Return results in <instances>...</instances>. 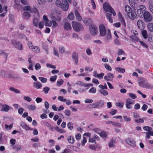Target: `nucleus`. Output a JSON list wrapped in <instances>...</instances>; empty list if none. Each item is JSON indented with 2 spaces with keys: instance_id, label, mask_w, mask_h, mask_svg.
Instances as JSON below:
<instances>
[{
  "instance_id": "19",
  "label": "nucleus",
  "mask_w": 153,
  "mask_h": 153,
  "mask_svg": "<svg viewBox=\"0 0 153 153\" xmlns=\"http://www.w3.org/2000/svg\"><path fill=\"white\" fill-rule=\"evenodd\" d=\"M21 126L24 129L26 130H32L33 129L28 126L24 122H22L20 123Z\"/></svg>"
},
{
  "instance_id": "63",
  "label": "nucleus",
  "mask_w": 153,
  "mask_h": 153,
  "mask_svg": "<svg viewBox=\"0 0 153 153\" xmlns=\"http://www.w3.org/2000/svg\"><path fill=\"white\" fill-rule=\"evenodd\" d=\"M113 126H115L118 127H121V124L119 123H117L116 122H113L112 124Z\"/></svg>"
},
{
  "instance_id": "41",
  "label": "nucleus",
  "mask_w": 153,
  "mask_h": 153,
  "mask_svg": "<svg viewBox=\"0 0 153 153\" xmlns=\"http://www.w3.org/2000/svg\"><path fill=\"white\" fill-rule=\"evenodd\" d=\"M145 11L141 10L140 9H138L137 10V13L138 15L141 17L142 15L143 16L144 12Z\"/></svg>"
},
{
  "instance_id": "51",
  "label": "nucleus",
  "mask_w": 153,
  "mask_h": 153,
  "mask_svg": "<svg viewBox=\"0 0 153 153\" xmlns=\"http://www.w3.org/2000/svg\"><path fill=\"white\" fill-rule=\"evenodd\" d=\"M119 19L121 22L122 24L123 25H125V23L124 19L121 16H119Z\"/></svg>"
},
{
  "instance_id": "61",
  "label": "nucleus",
  "mask_w": 153,
  "mask_h": 153,
  "mask_svg": "<svg viewBox=\"0 0 153 153\" xmlns=\"http://www.w3.org/2000/svg\"><path fill=\"white\" fill-rule=\"evenodd\" d=\"M24 99L28 102H30L32 100V99L29 97L25 96L24 97Z\"/></svg>"
},
{
  "instance_id": "50",
  "label": "nucleus",
  "mask_w": 153,
  "mask_h": 153,
  "mask_svg": "<svg viewBox=\"0 0 153 153\" xmlns=\"http://www.w3.org/2000/svg\"><path fill=\"white\" fill-rule=\"evenodd\" d=\"M35 68L36 70L37 71L38 70L40 69L41 68V66L39 63H36L35 65Z\"/></svg>"
},
{
  "instance_id": "64",
  "label": "nucleus",
  "mask_w": 153,
  "mask_h": 153,
  "mask_svg": "<svg viewBox=\"0 0 153 153\" xmlns=\"http://www.w3.org/2000/svg\"><path fill=\"white\" fill-rule=\"evenodd\" d=\"M65 113L66 115L69 116L71 115V112L69 110H66L65 111Z\"/></svg>"
},
{
  "instance_id": "1",
  "label": "nucleus",
  "mask_w": 153,
  "mask_h": 153,
  "mask_svg": "<svg viewBox=\"0 0 153 153\" xmlns=\"http://www.w3.org/2000/svg\"><path fill=\"white\" fill-rule=\"evenodd\" d=\"M100 34L101 36H105L106 41H108L111 38V35L110 30L108 29L107 32H106L105 27L103 24H101L99 26Z\"/></svg>"
},
{
  "instance_id": "56",
  "label": "nucleus",
  "mask_w": 153,
  "mask_h": 153,
  "mask_svg": "<svg viewBox=\"0 0 153 153\" xmlns=\"http://www.w3.org/2000/svg\"><path fill=\"white\" fill-rule=\"evenodd\" d=\"M85 103H90L93 102V100H92L87 98L85 100Z\"/></svg>"
},
{
  "instance_id": "33",
  "label": "nucleus",
  "mask_w": 153,
  "mask_h": 153,
  "mask_svg": "<svg viewBox=\"0 0 153 153\" xmlns=\"http://www.w3.org/2000/svg\"><path fill=\"white\" fill-rule=\"evenodd\" d=\"M148 29L151 31H153V24L151 23H148L147 25Z\"/></svg>"
},
{
  "instance_id": "60",
  "label": "nucleus",
  "mask_w": 153,
  "mask_h": 153,
  "mask_svg": "<svg viewBox=\"0 0 153 153\" xmlns=\"http://www.w3.org/2000/svg\"><path fill=\"white\" fill-rule=\"evenodd\" d=\"M24 110V109L22 108H21L18 109V113L20 114H22Z\"/></svg>"
},
{
  "instance_id": "5",
  "label": "nucleus",
  "mask_w": 153,
  "mask_h": 153,
  "mask_svg": "<svg viewBox=\"0 0 153 153\" xmlns=\"http://www.w3.org/2000/svg\"><path fill=\"white\" fill-rule=\"evenodd\" d=\"M144 21L147 22L151 21L152 19V16L150 13L147 11L144 12L143 16Z\"/></svg>"
},
{
  "instance_id": "58",
  "label": "nucleus",
  "mask_w": 153,
  "mask_h": 153,
  "mask_svg": "<svg viewBox=\"0 0 153 153\" xmlns=\"http://www.w3.org/2000/svg\"><path fill=\"white\" fill-rule=\"evenodd\" d=\"M129 95L130 97L133 99H134L137 97V96L135 94L131 93H129Z\"/></svg>"
},
{
  "instance_id": "17",
  "label": "nucleus",
  "mask_w": 153,
  "mask_h": 153,
  "mask_svg": "<svg viewBox=\"0 0 153 153\" xmlns=\"http://www.w3.org/2000/svg\"><path fill=\"white\" fill-rule=\"evenodd\" d=\"M12 79L15 81H21L22 79L17 74H13Z\"/></svg>"
},
{
  "instance_id": "36",
  "label": "nucleus",
  "mask_w": 153,
  "mask_h": 153,
  "mask_svg": "<svg viewBox=\"0 0 153 153\" xmlns=\"http://www.w3.org/2000/svg\"><path fill=\"white\" fill-rule=\"evenodd\" d=\"M39 22V19L36 18H34L33 21V24L34 26H37Z\"/></svg>"
},
{
  "instance_id": "44",
  "label": "nucleus",
  "mask_w": 153,
  "mask_h": 153,
  "mask_svg": "<svg viewBox=\"0 0 153 153\" xmlns=\"http://www.w3.org/2000/svg\"><path fill=\"white\" fill-rule=\"evenodd\" d=\"M13 124L11 123L10 125L8 126L7 124L5 125V128L7 130H10L13 127Z\"/></svg>"
},
{
  "instance_id": "45",
  "label": "nucleus",
  "mask_w": 153,
  "mask_h": 153,
  "mask_svg": "<svg viewBox=\"0 0 153 153\" xmlns=\"http://www.w3.org/2000/svg\"><path fill=\"white\" fill-rule=\"evenodd\" d=\"M0 55H3L5 56V57L7 59L8 55V54L3 51H0Z\"/></svg>"
},
{
  "instance_id": "22",
  "label": "nucleus",
  "mask_w": 153,
  "mask_h": 153,
  "mask_svg": "<svg viewBox=\"0 0 153 153\" xmlns=\"http://www.w3.org/2000/svg\"><path fill=\"white\" fill-rule=\"evenodd\" d=\"M95 103L96 108H98L103 106L104 104V102L103 100H100Z\"/></svg>"
},
{
  "instance_id": "42",
  "label": "nucleus",
  "mask_w": 153,
  "mask_h": 153,
  "mask_svg": "<svg viewBox=\"0 0 153 153\" xmlns=\"http://www.w3.org/2000/svg\"><path fill=\"white\" fill-rule=\"evenodd\" d=\"M44 22L45 23V25L47 26H50L52 25L51 21H49V20Z\"/></svg>"
},
{
  "instance_id": "20",
  "label": "nucleus",
  "mask_w": 153,
  "mask_h": 153,
  "mask_svg": "<svg viewBox=\"0 0 153 153\" xmlns=\"http://www.w3.org/2000/svg\"><path fill=\"white\" fill-rule=\"evenodd\" d=\"M63 27L64 30L66 31L69 30L71 29V25L68 22H65L64 25Z\"/></svg>"
},
{
  "instance_id": "9",
  "label": "nucleus",
  "mask_w": 153,
  "mask_h": 153,
  "mask_svg": "<svg viewBox=\"0 0 153 153\" xmlns=\"http://www.w3.org/2000/svg\"><path fill=\"white\" fill-rule=\"evenodd\" d=\"M134 103V101L132 100L130 98H128L126 100V107L128 109L132 108L131 104Z\"/></svg>"
},
{
  "instance_id": "30",
  "label": "nucleus",
  "mask_w": 153,
  "mask_h": 153,
  "mask_svg": "<svg viewBox=\"0 0 153 153\" xmlns=\"http://www.w3.org/2000/svg\"><path fill=\"white\" fill-rule=\"evenodd\" d=\"M32 49L33 51L36 53H39L40 51L39 48L37 46H34Z\"/></svg>"
},
{
  "instance_id": "6",
  "label": "nucleus",
  "mask_w": 153,
  "mask_h": 153,
  "mask_svg": "<svg viewBox=\"0 0 153 153\" xmlns=\"http://www.w3.org/2000/svg\"><path fill=\"white\" fill-rule=\"evenodd\" d=\"M89 30L90 33L93 36L96 35L98 33V30L97 27L94 25L90 26Z\"/></svg>"
},
{
  "instance_id": "62",
  "label": "nucleus",
  "mask_w": 153,
  "mask_h": 153,
  "mask_svg": "<svg viewBox=\"0 0 153 153\" xmlns=\"http://www.w3.org/2000/svg\"><path fill=\"white\" fill-rule=\"evenodd\" d=\"M53 19L54 20H56L57 21H60V17L59 16H53Z\"/></svg>"
},
{
  "instance_id": "55",
  "label": "nucleus",
  "mask_w": 153,
  "mask_h": 153,
  "mask_svg": "<svg viewBox=\"0 0 153 153\" xmlns=\"http://www.w3.org/2000/svg\"><path fill=\"white\" fill-rule=\"evenodd\" d=\"M96 89L94 87H92L89 90V92L91 93H95L96 92Z\"/></svg>"
},
{
  "instance_id": "57",
  "label": "nucleus",
  "mask_w": 153,
  "mask_h": 153,
  "mask_svg": "<svg viewBox=\"0 0 153 153\" xmlns=\"http://www.w3.org/2000/svg\"><path fill=\"white\" fill-rule=\"evenodd\" d=\"M76 84L77 85L85 87V83L81 81H78L76 82Z\"/></svg>"
},
{
  "instance_id": "10",
  "label": "nucleus",
  "mask_w": 153,
  "mask_h": 153,
  "mask_svg": "<svg viewBox=\"0 0 153 153\" xmlns=\"http://www.w3.org/2000/svg\"><path fill=\"white\" fill-rule=\"evenodd\" d=\"M126 141L128 144L131 146L134 147L136 145L135 141L131 138L127 139L126 140Z\"/></svg>"
},
{
  "instance_id": "48",
  "label": "nucleus",
  "mask_w": 153,
  "mask_h": 153,
  "mask_svg": "<svg viewBox=\"0 0 153 153\" xmlns=\"http://www.w3.org/2000/svg\"><path fill=\"white\" fill-rule=\"evenodd\" d=\"M125 54L124 52L121 49H119L117 53V55L118 56H120L121 55L124 54Z\"/></svg>"
},
{
  "instance_id": "40",
  "label": "nucleus",
  "mask_w": 153,
  "mask_h": 153,
  "mask_svg": "<svg viewBox=\"0 0 153 153\" xmlns=\"http://www.w3.org/2000/svg\"><path fill=\"white\" fill-rule=\"evenodd\" d=\"M55 130H56L58 132L60 133L66 132L62 128H59L58 127H57L56 128Z\"/></svg>"
},
{
  "instance_id": "13",
  "label": "nucleus",
  "mask_w": 153,
  "mask_h": 153,
  "mask_svg": "<svg viewBox=\"0 0 153 153\" xmlns=\"http://www.w3.org/2000/svg\"><path fill=\"white\" fill-rule=\"evenodd\" d=\"M114 77V76L112 74L108 73L105 76L104 79L107 81H112Z\"/></svg>"
},
{
  "instance_id": "49",
  "label": "nucleus",
  "mask_w": 153,
  "mask_h": 153,
  "mask_svg": "<svg viewBox=\"0 0 153 153\" xmlns=\"http://www.w3.org/2000/svg\"><path fill=\"white\" fill-rule=\"evenodd\" d=\"M68 18L69 19L72 20L74 18V15L73 13H71L68 15Z\"/></svg>"
},
{
  "instance_id": "15",
  "label": "nucleus",
  "mask_w": 153,
  "mask_h": 153,
  "mask_svg": "<svg viewBox=\"0 0 153 153\" xmlns=\"http://www.w3.org/2000/svg\"><path fill=\"white\" fill-rule=\"evenodd\" d=\"M83 22L85 25L87 26L91 25L93 22L92 20L91 19L88 18H85L83 20Z\"/></svg>"
},
{
  "instance_id": "4",
  "label": "nucleus",
  "mask_w": 153,
  "mask_h": 153,
  "mask_svg": "<svg viewBox=\"0 0 153 153\" xmlns=\"http://www.w3.org/2000/svg\"><path fill=\"white\" fill-rule=\"evenodd\" d=\"M103 8L105 11H108L110 12L114 16L116 15V12L108 3H105L103 4Z\"/></svg>"
},
{
  "instance_id": "12",
  "label": "nucleus",
  "mask_w": 153,
  "mask_h": 153,
  "mask_svg": "<svg viewBox=\"0 0 153 153\" xmlns=\"http://www.w3.org/2000/svg\"><path fill=\"white\" fill-rule=\"evenodd\" d=\"M137 25L139 28L143 30L145 27V24L142 20H139L137 22Z\"/></svg>"
},
{
  "instance_id": "34",
  "label": "nucleus",
  "mask_w": 153,
  "mask_h": 153,
  "mask_svg": "<svg viewBox=\"0 0 153 153\" xmlns=\"http://www.w3.org/2000/svg\"><path fill=\"white\" fill-rule=\"evenodd\" d=\"M99 91L101 94L104 96L107 95L108 94V91L104 89H100Z\"/></svg>"
},
{
  "instance_id": "18",
  "label": "nucleus",
  "mask_w": 153,
  "mask_h": 153,
  "mask_svg": "<svg viewBox=\"0 0 153 153\" xmlns=\"http://www.w3.org/2000/svg\"><path fill=\"white\" fill-rule=\"evenodd\" d=\"M23 9L24 10L29 11L31 13L36 12L37 11V9L36 8H34L33 10H32L31 8L29 6L27 5L23 7Z\"/></svg>"
},
{
  "instance_id": "25",
  "label": "nucleus",
  "mask_w": 153,
  "mask_h": 153,
  "mask_svg": "<svg viewBox=\"0 0 153 153\" xmlns=\"http://www.w3.org/2000/svg\"><path fill=\"white\" fill-rule=\"evenodd\" d=\"M99 135L104 140H106L107 135V134L106 132L103 131H101Z\"/></svg>"
},
{
  "instance_id": "3",
  "label": "nucleus",
  "mask_w": 153,
  "mask_h": 153,
  "mask_svg": "<svg viewBox=\"0 0 153 153\" xmlns=\"http://www.w3.org/2000/svg\"><path fill=\"white\" fill-rule=\"evenodd\" d=\"M72 25L73 29L76 32L82 30L84 29L82 25L79 22H73Z\"/></svg>"
},
{
  "instance_id": "28",
  "label": "nucleus",
  "mask_w": 153,
  "mask_h": 153,
  "mask_svg": "<svg viewBox=\"0 0 153 153\" xmlns=\"http://www.w3.org/2000/svg\"><path fill=\"white\" fill-rule=\"evenodd\" d=\"M26 108L30 110H34L36 109V106L33 105H26Z\"/></svg>"
},
{
  "instance_id": "2",
  "label": "nucleus",
  "mask_w": 153,
  "mask_h": 153,
  "mask_svg": "<svg viewBox=\"0 0 153 153\" xmlns=\"http://www.w3.org/2000/svg\"><path fill=\"white\" fill-rule=\"evenodd\" d=\"M125 12L131 19L133 20L137 18L136 12L129 6L126 5L125 7Z\"/></svg>"
},
{
  "instance_id": "14",
  "label": "nucleus",
  "mask_w": 153,
  "mask_h": 153,
  "mask_svg": "<svg viewBox=\"0 0 153 153\" xmlns=\"http://www.w3.org/2000/svg\"><path fill=\"white\" fill-rule=\"evenodd\" d=\"M72 57L75 62V64L77 65L78 62V55L77 53L74 52L72 54Z\"/></svg>"
},
{
  "instance_id": "24",
  "label": "nucleus",
  "mask_w": 153,
  "mask_h": 153,
  "mask_svg": "<svg viewBox=\"0 0 153 153\" xmlns=\"http://www.w3.org/2000/svg\"><path fill=\"white\" fill-rule=\"evenodd\" d=\"M75 14L76 19L79 21H81L82 19V18L77 10H75Z\"/></svg>"
},
{
  "instance_id": "23",
  "label": "nucleus",
  "mask_w": 153,
  "mask_h": 153,
  "mask_svg": "<svg viewBox=\"0 0 153 153\" xmlns=\"http://www.w3.org/2000/svg\"><path fill=\"white\" fill-rule=\"evenodd\" d=\"M33 85L34 87L37 89H39L42 87V85L40 82H33Z\"/></svg>"
},
{
  "instance_id": "59",
  "label": "nucleus",
  "mask_w": 153,
  "mask_h": 153,
  "mask_svg": "<svg viewBox=\"0 0 153 153\" xmlns=\"http://www.w3.org/2000/svg\"><path fill=\"white\" fill-rule=\"evenodd\" d=\"M50 89L48 87H46L43 88V91L45 94H47L48 93Z\"/></svg>"
},
{
  "instance_id": "47",
  "label": "nucleus",
  "mask_w": 153,
  "mask_h": 153,
  "mask_svg": "<svg viewBox=\"0 0 153 153\" xmlns=\"http://www.w3.org/2000/svg\"><path fill=\"white\" fill-rule=\"evenodd\" d=\"M135 122L136 123H143L144 122V120L141 118H140L138 119H135L134 120Z\"/></svg>"
},
{
  "instance_id": "27",
  "label": "nucleus",
  "mask_w": 153,
  "mask_h": 153,
  "mask_svg": "<svg viewBox=\"0 0 153 153\" xmlns=\"http://www.w3.org/2000/svg\"><path fill=\"white\" fill-rule=\"evenodd\" d=\"M115 142V140L113 139H112L110 142L109 143L108 145L110 147H115V145L114 144Z\"/></svg>"
},
{
  "instance_id": "11",
  "label": "nucleus",
  "mask_w": 153,
  "mask_h": 153,
  "mask_svg": "<svg viewBox=\"0 0 153 153\" xmlns=\"http://www.w3.org/2000/svg\"><path fill=\"white\" fill-rule=\"evenodd\" d=\"M147 82V81L146 79L144 78H141L140 79L139 81L138 84H139V85L140 86L144 88Z\"/></svg>"
},
{
  "instance_id": "54",
  "label": "nucleus",
  "mask_w": 153,
  "mask_h": 153,
  "mask_svg": "<svg viewBox=\"0 0 153 153\" xmlns=\"http://www.w3.org/2000/svg\"><path fill=\"white\" fill-rule=\"evenodd\" d=\"M57 77V76L56 75H55L53 76H52L50 78V80L51 81L53 82L55 81Z\"/></svg>"
},
{
  "instance_id": "26",
  "label": "nucleus",
  "mask_w": 153,
  "mask_h": 153,
  "mask_svg": "<svg viewBox=\"0 0 153 153\" xmlns=\"http://www.w3.org/2000/svg\"><path fill=\"white\" fill-rule=\"evenodd\" d=\"M144 88L151 90H153V85H152L150 84L147 82Z\"/></svg>"
},
{
  "instance_id": "35",
  "label": "nucleus",
  "mask_w": 153,
  "mask_h": 153,
  "mask_svg": "<svg viewBox=\"0 0 153 153\" xmlns=\"http://www.w3.org/2000/svg\"><path fill=\"white\" fill-rule=\"evenodd\" d=\"M141 33L145 39H146L147 36V32L146 30H141Z\"/></svg>"
},
{
  "instance_id": "38",
  "label": "nucleus",
  "mask_w": 153,
  "mask_h": 153,
  "mask_svg": "<svg viewBox=\"0 0 153 153\" xmlns=\"http://www.w3.org/2000/svg\"><path fill=\"white\" fill-rule=\"evenodd\" d=\"M87 107L89 109L96 108L95 103L88 105Z\"/></svg>"
},
{
  "instance_id": "52",
  "label": "nucleus",
  "mask_w": 153,
  "mask_h": 153,
  "mask_svg": "<svg viewBox=\"0 0 153 153\" xmlns=\"http://www.w3.org/2000/svg\"><path fill=\"white\" fill-rule=\"evenodd\" d=\"M105 68L108 70L109 71H111L112 70L111 67L109 65H107L106 64H104Z\"/></svg>"
},
{
  "instance_id": "53",
  "label": "nucleus",
  "mask_w": 153,
  "mask_h": 153,
  "mask_svg": "<svg viewBox=\"0 0 153 153\" xmlns=\"http://www.w3.org/2000/svg\"><path fill=\"white\" fill-rule=\"evenodd\" d=\"M63 80L62 79H60V80L57 81V85L59 86H61L63 83Z\"/></svg>"
},
{
  "instance_id": "21",
  "label": "nucleus",
  "mask_w": 153,
  "mask_h": 153,
  "mask_svg": "<svg viewBox=\"0 0 153 153\" xmlns=\"http://www.w3.org/2000/svg\"><path fill=\"white\" fill-rule=\"evenodd\" d=\"M30 16V13L29 12L25 11L22 13V17L25 19H29Z\"/></svg>"
},
{
  "instance_id": "46",
  "label": "nucleus",
  "mask_w": 153,
  "mask_h": 153,
  "mask_svg": "<svg viewBox=\"0 0 153 153\" xmlns=\"http://www.w3.org/2000/svg\"><path fill=\"white\" fill-rule=\"evenodd\" d=\"M59 52L61 54L65 52L64 48L62 46L60 47H59Z\"/></svg>"
},
{
  "instance_id": "7",
  "label": "nucleus",
  "mask_w": 153,
  "mask_h": 153,
  "mask_svg": "<svg viewBox=\"0 0 153 153\" xmlns=\"http://www.w3.org/2000/svg\"><path fill=\"white\" fill-rule=\"evenodd\" d=\"M12 43L14 47L16 49L20 50H22V45L19 42L16 40H12Z\"/></svg>"
},
{
  "instance_id": "16",
  "label": "nucleus",
  "mask_w": 153,
  "mask_h": 153,
  "mask_svg": "<svg viewBox=\"0 0 153 153\" xmlns=\"http://www.w3.org/2000/svg\"><path fill=\"white\" fill-rule=\"evenodd\" d=\"M2 108L1 109L2 111L8 112L11 107L7 104H4L2 105Z\"/></svg>"
},
{
  "instance_id": "32",
  "label": "nucleus",
  "mask_w": 153,
  "mask_h": 153,
  "mask_svg": "<svg viewBox=\"0 0 153 153\" xmlns=\"http://www.w3.org/2000/svg\"><path fill=\"white\" fill-rule=\"evenodd\" d=\"M14 8L18 10H19L22 8V6L19 4L15 3V4L14 5Z\"/></svg>"
},
{
  "instance_id": "8",
  "label": "nucleus",
  "mask_w": 153,
  "mask_h": 153,
  "mask_svg": "<svg viewBox=\"0 0 153 153\" xmlns=\"http://www.w3.org/2000/svg\"><path fill=\"white\" fill-rule=\"evenodd\" d=\"M60 7L64 10H67L69 7V4L67 0H62V3Z\"/></svg>"
},
{
  "instance_id": "43",
  "label": "nucleus",
  "mask_w": 153,
  "mask_h": 153,
  "mask_svg": "<svg viewBox=\"0 0 153 153\" xmlns=\"http://www.w3.org/2000/svg\"><path fill=\"white\" fill-rule=\"evenodd\" d=\"M39 79L42 83H45L47 81V78L43 77H39Z\"/></svg>"
},
{
  "instance_id": "39",
  "label": "nucleus",
  "mask_w": 153,
  "mask_h": 153,
  "mask_svg": "<svg viewBox=\"0 0 153 153\" xmlns=\"http://www.w3.org/2000/svg\"><path fill=\"white\" fill-rule=\"evenodd\" d=\"M67 126L68 128L72 130L73 129V124L71 122L68 123L67 124Z\"/></svg>"
},
{
  "instance_id": "29",
  "label": "nucleus",
  "mask_w": 153,
  "mask_h": 153,
  "mask_svg": "<svg viewBox=\"0 0 153 153\" xmlns=\"http://www.w3.org/2000/svg\"><path fill=\"white\" fill-rule=\"evenodd\" d=\"M107 19L109 20V22L111 23H112L113 21L111 18L112 15L111 14L107 13L106 14Z\"/></svg>"
},
{
  "instance_id": "37",
  "label": "nucleus",
  "mask_w": 153,
  "mask_h": 153,
  "mask_svg": "<svg viewBox=\"0 0 153 153\" xmlns=\"http://www.w3.org/2000/svg\"><path fill=\"white\" fill-rule=\"evenodd\" d=\"M68 141L70 143L73 144L74 141V138L71 136H69L68 139Z\"/></svg>"
},
{
  "instance_id": "31",
  "label": "nucleus",
  "mask_w": 153,
  "mask_h": 153,
  "mask_svg": "<svg viewBox=\"0 0 153 153\" xmlns=\"http://www.w3.org/2000/svg\"><path fill=\"white\" fill-rule=\"evenodd\" d=\"M115 69L119 72L124 73L125 72V69L120 67H117L115 68Z\"/></svg>"
}]
</instances>
